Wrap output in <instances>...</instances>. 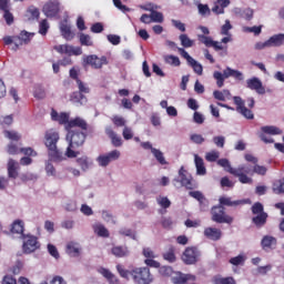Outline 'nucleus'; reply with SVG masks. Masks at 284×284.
I'll return each mask as SVG.
<instances>
[{
	"mask_svg": "<svg viewBox=\"0 0 284 284\" xmlns=\"http://www.w3.org/2000/svg\"><path fill=\"white\" fill-rule=\"evenodd\" d=\"M116 271L122 278L126 281H131L134 284H152L154 283V275L150 272V267L148 266H136L132 267L131 270H125L123 265L118 264Z\"/></svg>",
	"mask_w": 284,
	"mask_h": 284,
	"instance_id": "nucleus-1",
	"label": "nucleus"
},
{
	"mask_svg": "<svg viewBox=\"0 0 284 284\" xmlns=\"http://www.w3.org/2000/svg\"><path fill=\"white\" fill-rule=\"evenodd\" d=\"M59 132L54 130H48L44 134V145L49 151V159L54 163H61V161H65V155L57 148V143H59Z\"/></svg>",
	"mask_w": 284,
	"mask_h": 284,
	"instance_id": "nucleus-2",
	"label": "nucleus"
},
{
	"mask_svg": "<svg viewBox=\"0 0 284 284\" xmlns=\"http://www.w3.org/2000/svg\"><path fill=\"white\" fill-rule=\"evenodd\" d=\"M217 165L224 168V170L230 174H233V176H237L240 183L244 185H252L254 183V180L251 176L243 173V165H240L237 169H234L232 168V164H230V160L227 159L219 160Z\"/></svg>",
	"mask_w": 284,
	"mask_h": 284,
	"instance_id": "nucleus-3",
	"label": "nucleus"
},
{
	"mask_svg": "<svg viewBox=\"0 0 284 284\" xmlns=\"http://www.w3.org/2000/svg\"><path fill=\"white\" fill-rule=\"evenodd\" d=\"M67 141H69V146L67 148L65 156H68V159H77L79 152L74 151V148H79L85 143V134L82 132H69L67 134Z\"/></svg>",
	"mask_w": 284,
	"mask_h": 284,
	"instance_id": "nucleus-4",
	"label": "nucleus"
},
{
	"mask_svg": "<svg viewBox=\"0 0 284 284\" xmlns=\"http://www.w3.org/2000/svg\"><path fill=\"white\" fill-rule=\"evenodd\" d=\"M34 37V33L28 32V31H21L19 36H6L3 38V42L6 45H13L11 47V50L17 52L19 50L20 45H28L30 41H32V38Z\"/></svg>",
	"mask_w": 284,
	"mask_h": 284,
	"instance_id": "nucleus-5",
	"label": "nucleus"
},
{
	"mask_svg": "<svg viewBox=\"0 0 284 284\" xmlns=\"http://www.w3.org/2000/svg\"><path fill=\"white\" fill-rule=\"evenodd\" d=\"M175 187H179V183L181 187H186V190H194L196 187V183L192 179V175L187 174V171L182 166L179 171V179L173 181Z\"/></svg>",
	"mask_w": 284,
	"mask_h": 284,
	"instance_id": "nucleus-6",
	"label": "nucleus"
},
{
	"mask_svg": "<svg viewBox=\"0 0 284 284\" xmlns=\"http://www.w3.org/2000/svg\"><path fill=\"white\" fill-rule=\"evenodd\" d=\"M212 221L214 223H227L229 225L233 223L234 217L225 214V209L222 205L214 206L211 211Z\"/></svg>",
	"mask_w": 284,
	"mask_h": 284,
	"instance_id": "nucleus-7",
	"label": "nucleus"
},
{
	"mask_svg": "<svg viewBox=\"0 0 284 284\" xmlns=\"http://www.w3.org/2000/svg\"><path fill=\"white\" fill-rule=\"evenodd\" d=\"M82 61L83 65H91L93 70H101L103 65H108V58L104 55L100 58L97 54L84 55Z\"/></svg>",
	"mask_w": 284,
	"mask_h": 284,
	"instance_id": "nucleus-8",
	"label": "nucleus"
},
{
	"mask_svg": "<svg viewBox=\"0 0 284 284\" xmlns=\"http://www.w3.org/2000/svg\"><path fill=\"white\" fill-rule=\"evenodd\" d=\"M22 239H23L22 251L24 254H32V252H37V250L41 247L39 240L34 235H30V234L24 235Z\"/></svg>",
	"mask_w": 284,
	"mask_h": 284,
	"instance_id": "nucleus-9",
	"label": "nucleus"
},
{
	"mask_svg": "<svg viewBox=\"0 0 284 284\" xmlns=\"http://www.w3.org/2000/svg\"><path fill=\"white\" fill-rule=\"evenodd\" d=\"M178 51L180 52L181 57H183V59L186 60V63L191 68H193V72H195V74H199V77H201V74H203V64L196 61L194 58H192V55H190V53H187L185 49L178 48Z\"/></svg>",
	"mask_w": 284,
	"mask_h": 284,
	"instance_id": "nucleus-10",
	"label": "nucleus"
},
{
	"mask_svg": "<svg viewBox=\"0 0 284 284\" xmlns=\"http://www.w3.org/2000/svg\"><path fill=\"white\" fill-rule=\"evenodd\" d=\"M140 145L143 150H150L151 154L154 156L155 161L160 163V165H168V161L165 160V155H163L162 151L154 148L152 142H140Z\"/></svg>",
	"mask_w": 284,
	"mask_h": 284,
	"instance_id": "nucleus-11",
	"label": "nucleus"
},
{
	"mask_svg": "<svg viewBox=\"0 0 284 284\" xmlns=\"http://www.w3.org/2000/svg\"><path fill=\"white\" fill-rule=\"evenodd\" d=\"M54 51L59 52V54H68V57H81L83 54L81 47L70 44H58L54 47Z\"/></svg>",
	"mask_w": 284,
	"mask_h": 284,
	"instance_id": "nucleus-12",
	"label": "nucleus"
},
{
	"mask_svg": "<svg viewBox=\"0 0 284 284\" xmlns=\"http://www.w3.org/2000/svg\"><path fill=\"white\" fill-rule=\"evenodd\" d=\"M260 139L264 143H274V139L267 136V134H271L272 136L276 134H283V131L274 125H266L261 128Z\"/></svg>",
	"mask_w": 284,
	"mask_h": 284,
	"instance_id": "nucleus-13",
	"label": "nucleus"
},
{
	"mask_svg": "<svg viewBox=\"0 0 284 284\" xmlns=\"http://www.w3.org/2000/svg\"><path fill=\"white\" fill-rule=\"evenodd\" d=\"M199 256H201V253L196 247H187L182 253L181 260L185 265H194V263L199 262Z\"/></svg>",
	"mask_w": 284,
	"mask_h": 284,
	"instance_id": "nucleus-14",
	"label": "nucleus"
},
{
	"mask_svg": "<svg viewBox=\"0 0 284 284\" xmlns=\"http://www.w3.org/2000/svg\"><path fill=\"white\" fill-rule=\"evenodd\" d=\"M242 174H245L246 176L247 174H250V176H254V174L265 176V174H267V168H265L264 165H258L256 163L254 165L242 164Z\"/></svg>",
	"mask_w": 284,
	"mask_h": 284,
	"instance_id": "nucleus-15",
	"label": "nucleus"
},
{
	"mask_svg": "<svg viewBox=\"0 0 284 284\" xmlns=\"http://www.w3.org/2000/svg\"><path fill=\"white\" fill-rule=\"evenodd\" d=\"M253 214H257L255 217H253V223L257 225V227H261V225H265V221H267V213L263 212V204L255 203L252 206Z\"/></svg>",
	"mask_w": 284,
	"mask_h": 284,
	"instance_id": "nucleus-16",
	"label": "nucleus"
},
{
	"mask_svg": "<svg viewBox=\"0 0 284 284\" xmlns=\"http://www.w3.org/2000/svg\"><path fill=\"white\" fill-rule=\"evenodd\" d=\"M233 101L236 105V112L242 114V116H244V119H248V120L254 119V113L252 112V110L245 108V101L243 100V98L234 97Z\"/></svg>",
	"mask_w": 284,
	"mask_h": 284,
	"instance_id": "nucleus-17",
	"label": "nucleus"
},
{
	"mask_svg": "<svg viewBox=\"0 0 284 284\" xmlns=\"http://www.w3.org/2000/svg\"><path fill=\"white\" fill-rule=\"evenodd\" d=\"M234 73V69L227 67L223 73H221L220 71H215L213 73V79L216 80V85L217 88H223L224 83H225V79H230V77H233Z\"/></svg>",
	"mask_w": 284,
	"mask_h": 284,
	"instance_id": "nucleus-18",
	"label": "nucleus"
},
{
	"mask_svg": "<svg viewBox=\"0 0 284 284\" xmlns=\"http://www.w3.org/2000/svg\"><path fill=\"white\" fill-rule=\"evenodd\" d=\"M246 88H248V90H254L257 94H265L266 92L263 82L256 77L246 80Z\"/></svg>",
	"mask_w": 284,
	"mask_h": 284,
	"instance_id": "nucleus-19",
	"label": "nucleus"
},
{
	"mask_svg": "<svg viewBox=\"0 0 284 284\" xmlns=\"http://www.w3.org/2000/svg\"><path fill=\"white\" fill-rule=\"evenodd\" d=\"M191 281H196V275L183 274L181 272H176V273H173L171 276V282L173 284H185V283H190Z\"/></svg>",
	"mask_w": 284,
	"mask_h": 284,
	"instance_id": "nucleus-20",
	"label": "nucleus"
},
{
	"mask_svg": "<svg viewBox=\"0 0 284 284\" xmlns=\"http://www.w3.org/2000/svg\"><path fill=\"white\" fill-rule=\"evenodd\" d=\"M43 14L45 17H57L59 14V2L58 1H49L43 6L42 9Z\"/></svg>",
	"mask_w": 284,
	"mask_h": 284,
	"instance_id": "nucleus-21",
	"label": "nucleus"
},
{
	"mask_svg": "<svg viewBox=\"0 0 284 284\" xmlns=\"http://www.w3.org/2000/svg\"><path fill=\"white\" fill-rule=\"evenodd\" d=\"M19 163L14 159H9L7 163V172L9 179H17L19 176Z\"/></svg>",
	"mask_w": 284,
	"mask_h": 284,
	"instance_id": "nucleus-22",
	"label": "nucleus"
},
{
	"mask_svg": "<svg viewBox=\"0 0 284 284\" xmlns=\"http://www.w3.org/2000/svg\"><path fill=\"white\" fill-rule=\"evenodd\" d=\"M60 31L65 41H72V39L75 37V33L72 31L68 20H64L60 23Z\"/></svg>",
	"mask_w": 284,
	"mask_h": 284,
	"instance_id": "nucleus-23",
	"label": "nucleus"
},
{
	"mask_svg": "<svg viewBox=\"0 0 284 284\" xmlns=\"http://www.w3.org/2000/svg\"><path fill=\"white\" fill-rule=\"evenodd\" d=\"M52 121H58L60 125H64L65 130H68V123H70V113H59L57 111L51 112Z\"/></svg>",
	"mask_w": 284,
	"mask_h": 284,
	"instance_id": "nucleus-24",
	"label": "nucleus"
},
{
	"mask_svg": "<svg viewBox=\"0 0 284 284\" xmlns=\"http://www.w3.org/2000/svg\"><path fill=\"white\" fill-rule=\"evenodd\" d=\"M98 272L108 281L109 284H121L119 277H116V275H114L110 270L100 267L98 268Z\"/></svg>",
	"mask_w": 284,
	"mask_h": 284,
	"instance_id": "nucleus-25",
	"label": "nucleus"
},
{
	"mask_svg": "<svg viewBox=\"0 0 284 284\" xmlns=\"http://www.w3.org/2000/svg\"><path fill=\"white\" fill-rule=\"evenodd\" d=\"M204 236L210 241H221V236H223V232L216 227H206L204 230Z\"/></svg>",
	"mask_w": 284,
	"mask_h": 284,
	"instance_id": "nucleus-26",
	"label": "nucleus"
},
{
	"mask_svg": "<svg viewBox=\"0 0 284 284\" xmlns=\"http://www.w3.org/2000/svg\"><path fill=\"white\" fill-rule=\"evenodd\" d=\"M92 230L97 236H100L101 239H109L110 237V231L105 225L102 223H94L92 225Z\"/></svg>",
	"mask_w": 284,
	"mask_h": 284,
	"instance_id": "nucleus-27",
	"label": "nucleus"
},
{
	"mask_svg": "<svg viewBox=\"0 0 284 284\" xmlns=\"http://www.w3.org/2000/svg\"><path fill=\"white\" fill-rule=\"evenodd\" d=\"M77 163L82 172H88V170H90L92 165H94V161H92L91 158H88V155H82L81 158H78Z\"/></svg>",
	"mask_w": 284,
	"mask_h": 284,
	"instance_id": "nucleus-28",
	"label": "nucleus"
},
{
	"mask_svg": "<svg viewBox=\"0 0 284 284\" xmlns=\"http://www.w3.org/2000/svg\"><path fill=\"white\" fill-rule=\"evenodd\" d=\"M105 132L111 139V143L114 148H121V145H123V140L114 132V130H112V128L108 126Z\"/></svg>",
	"mask_w": 284,
	"mask_h": 284,
	"instance_id": "nucleus-29",
	"label": "nucleus"
},
{
	"mask_svg": "<svg viewBox=\"0 0 284 284\" xmlns=\"http://www.w3.org/2000/svg\"><path fill=\"white\" fill-rule=\"evenodd\" d=\"M261 245L263 250H274L276 247V237L272 235H265L262 239Z\"/></svg>",
	"mask_w": 284,
	"mask_h": 284,
	"instance_id": "nucleus-30",
	"label": "nucleus"
},
{
	"mask_svg": "<svg viewBox=\"0 0 284 284\" xmlns=\"http://www.w3.org/2000/svg\"><path fill=\"white\" fill-rule=\"evenodd\" d=\"M72 128H81V130H87L88 123L82 118H75L70 120V122L67 124V130H72Z\"/></svg>",
	"mask_w": 284,
	"mask_h": 284,
	"instance_id": "nucleus-31",
	"label": "nucleus"
},
{
	"mask_svg": "<svg viewBox=\"0 0 284 284\" xmlns=\"http://www.w3.org/2000/svg\"><path fill=\"white\" fill-rule=\"evenodd\" d=\"M267 41L270 48H281L284 45V33L272 36Z\"/></svg>",
	"mask_w": 284,
	"mask_h": 284,
	"instance_id": "nucleus-32",
	"label": "nucleus"
},
{
	"mask_svg": "<svg viewBox=\"0 0 284 284\" xmlns=\"http://www.w3.org/2000/svg\"><path fill=\"white\" fill-rule=\"evenodd\" d=\"M67 254H69V256H73V257L79 256V254H81V245H79V243H75V242L68 243L67 244Z\"/></svg>",
	"mask_w": 284,
	"mask_h": 284,
	"instance_id": "nucleus-33",
	"label": "nucleus"
},
{
	"mask_svg": "<svg viewBox=\"0 0 284 284\" xmlns=\"http://www.w3.org/2000/svg\"><path fill=\"white\" fill-rule=\"evenodd\" d=\"M23 230H24V224H23V221L21 220H17L12 223V226H11V233L12 234H18V236H20V239H23Z\"/></svg>",
	"mask_w": 284,
	"mask_h": 284,
	"instance_id": "nucleus-34",
	"label": "nucleus"
},
{
	"mask_svg": "<svg viewBox=\"0 0 284 284\" xmlns=\"http://www.w3.org/2000/svg\"><path fill=\"white\" fill-rule=\"evenodd\" d=\"M113 256L123 258V256H130V248L128 246H113L111 250Z\"/></svg>",
	"mask_w": 284,
	"mask_h": 284,
	"instance_id": "nucleus-35",
	"label": "nucleus"
},
{
	"mask_svg": "<svg viewBox=\"0 0 284 284\" xmlns=\"http://www.w3.org/2000/svg\"><path fill=\"white\" fill-rule=\"evenodd\" d=\"M194 161H195V166H196V173L200 176H205L206 174V169H205V164L203 162V160L201 159V156H199L197 154L194 155Z\"/></svg>",
	"mask_w": 284,
	"mask_h": 284,
	"instance_id": "nucleus-36",
	"label": "nucleus"
},
{
	"mask_svg": "<svg viewBox=\"0 0 284 284\" xmlns=\"http://www.w3.org/2000/svg\"><path fill=\"white\" fill-rule=\"evenodd\" d=\"M156 203L162 209L161 214H163L165 210H168V207L172 205V202L170 201V199H168V196H164V195H159L156 197Z\"/></svg>",
	"mask_w": 284,
	"mask_h": 284,
	"instance_id": "nucleus-37",
	"label": "nucleus"
},
{
	"mask_svg": "<svg viewBox=\"0 0 284 284\" xmlns=\"http://www.w3.org/2000/svg\"><path fill=\"white\" fill-rule=\"evenodd\" d=\"M242 203H247V201H245V200L232 201V197H225V196L220 197V205L222 207H223V205H227L229 207H232L235 205H241Z\"/></svg>",
	"mask_w": 284,
	"mask_h": 284,
	"instance_id": "nucleus-38",
	"label": "nucleus"
},
{
	"mask_svg": "<svg viewBox=\"0 0 284 284\" xmlns=\"http://www.w3.org/2000/svg\"><path fill=\"white\" fill-rule=\"evenodd\" d=\"M71 101L74 105H83L85 103V97L81 92H73L71 95Z\"/></svg>",
	"mask_w": 284,
	"mask_h": 284,
	"instance_id": "nucleus-39",
	"label": "nucleus"
},
{
	"mask_svg": "<svg viewBox=\"0 0 284 284\" xmlns=\"http://www.w3.org/2000/svg\"><path fill=\"white\" fill-rule=\"evenodd\" d=\"M98 165L100 168H108V165H110V159L108 158L106 153L100 154L97 159H95Z\"/></svg>",
	"mask_w": 284,
	"mask_h": 284,
	"instance_id": "nucleus-40",
	"label": "nucleus"
},
{
	"mask_svg": "<svg viewBox=\"0 0 284 284\" xmlns=\"http://www.w3.org/2000/svg\"><path fill=\"white\" fill-rule=\"evenodd\" d=\"M164 61L165 63H168L169 65H173L174 68H179V65H181V60L179 59V57L175 55H165Z\"/></svg>",
	"mask_w": 284,
	"mask_h": 284,
	"instance_id": "nucleus-41",
	"label": "nucleus"
},
{
	"mask_svg": "<svg viewBox=\"0 0 284 284\" xmlns=\"http://www.w3.org/2000/svg\"><path fill=\"white\" fill-rule=\"evenodd\" d=\"M119 234H121V236H128L129 239L136 241V232L131 229L122 227L120 229Z\"/></svg>",
	"mask_w": 284,
	"mask_h": 284,
	"instance_id": "nucleus-42",
	"label": "nucleus"
},
{
	"mask_svg": "<svg viewBox=\"0 0 284 284\" xmlns=\"http://www.w3.org/2000/svg\"><path fill=\"white\" fill-rule=\"evenodd\" d=\"M39 9L36 7H30L27 11V18L29 21H34L36 19H39Z\"/></svg>",
	"mask_w": 284,
	"mask_h": 284,
	"instance_id": "nucleus-43",
	"label": "nucleus"
},
{
	"mask_svg": "<svg viewBox=\"0 0 284 284\" xmlns=\"http://www.w3.org/2000/svg\"><path fill=\"white\" fill-rule=\"evenodd\" d=\"M180 41H181V45H183V48H192V45H194V40L190 39V37H187V34H181Z\"/></svg>",
	"mask_w": 284,
	"mask_h": 284,
	"instance_id": "nucleus-44",
	"label": "nucleus"
},
{
	"mask_svg": "<svg viewBox=\"0 0 284 284\" xmlns=\"http://www.w3.org/2000/svg\"><path fill=\"white\" fill-rule=\"evenodd\" d=\"M80 43L81 45H87V47L94 45V42L92 41V37L85 33H80Z\"/></svg>",
	"mask_w": 284,
	"mask_h": 284,
	"instance_id": "nucleus-45",
	"label": "nucleus"
},
{
	"mask_svg": "<svg viewBox=\"0 0 284 284\" xmlns=\"http://www.w3.org/2000/svg\"><path fill=\"white\" fill-rule=\"evenodd\" d=\"M102 219L105 223H111L112 225H116V217L112 215L109 211H102Z\"/></svg>",
	"mask_w": 284,
	"mask_h": 284,
	"instance_id": "nucleus-46",
	"label": "nucleus"
},
{
	"mask_svg": "<svg viewBox=\"0 0 284 284\" xmlns=\"http://www.w3.org/2000/svg\"><path fill=\"white\" fill-rule=\"evenodd\" d=\"M6 139H9L10 141H19V139H21V134H19V132L17 131H8L6 130L3 132Z\"/></svg>",
	"mask_w": 284,
	"mask_h": 284,
	"instance_id": "nucleus-47",
	"label": "nucleus"
},
{
	"mask_svg": "<svg viewBox=\"0 0 284 284\" xmlns=\"http://www.w3.org/2000/svg\"><path fill=\"white\" fill-rule=\"evenodd\" d=\"M164 18L163 13L159 11H153L151 13V23H163Z\"/></svg>",
	"mask_w": 284,
	"mask_h": 284,
	"instance_id": "nucleus-48",
	"label": "nucleus"
},
{
	"mask_svg": "<svg viewBox=\"0 0 284 284\" xmlns=\"http://www.w3.org/2000/svg\"><path fill=\"white\" fill-rule=\"evenodd\" d=\"M48 30H50V23H48V20H42L39 26V34L45 37L48 34Z\"/></svg>",
	"mask_w": 284,
	"mask_h": 284,
	"instance_id": "nucleus-49",
	"label": "nucleus"
},
{
	"mask_svg": "<svg viewBox=\"0 0 284 284\" xmlns=\"http://www.w3.org/2000/svg\"><path fill=\"white\" fill-rule=\"evenodd\" d=\"M33 95L36 97V99H44L45 90L40 84H37L33 90Z\"/></svg>",
	"mask_w": 284,
	"mask_h": 284,
	"instance_id": "nucleus-50",
	"label": "nucleus"
},
{
	"mask_svg": "<svg viewBox=\"0 0 284 284\" xmlns=\"http://www.w3.org/2000/svg\"><path fill=\"white\" fill-rule=\"evenodd\" d=\"M47 176H57V169L54 168L53 164L50 163V161L45 162V166H44Z\"/></svg>",
	"mask_w": 284,
	"mask_h": 284,
	"instance_id": "nucleus-51",
	"label": "nucleus"
},
{
	"mask_svg": "<svg viewBox=\"0 0 284 284\" xmlns=\"http://www.w3.org/2000/svg\"><path fill=\"white\" fill-rule=\"evenodd\" d=\"M122 136L125 141H130L131 139H134V131L130 126H124Z\"/></svg>",
	"mask_w": 284,
	"mask_h": 284,
	"instance_id": "nucleus-52",
	"label": "nucleus"
},
{
	"mask_svg": "<svg viewBox=\"0 0 284 284\" xmlns=\"http://www.w3.org/2000/svg\"><path fill=\"white\" fill-rule=\"evenodd\" d=\"M164 261L169 263H174L176 261V255L174 254V248H169L166 253L163 254Z\"/></svg>",
	"mask_w": 284,
	"mask_h": 284,
	"instance_id": "nucleus-53",
	"label": "nucleus"
},
{
	"mask_svg": "<svg viewBox=\"0 0 284 284\" xmlns=\"http://www.w3.org/2000/svg\"><path fill=\"white\" fill-rule=\"evenodd\" d=\"M105 154L109 158L110 163H112V161H119V159H121V151L119 150H113Z\"/></svg>",
	"mask_w": 284,
	"mask_h": 284,
	"instance_id": "nucleus-54",
	"label": "nucleus"
},
{
	"mask_svg": "<svg viewBox=\"0 0 284 284\" xmlns=\"http://www.w3.org/2000/svg\"><path fill=\"white\" fill-rule=\"evenodd\" d=\"M245 260H246L245 255L240 254L235 257H232L230 260V263H231V265H243L245 263Z\"/></svg>",
	"mask_w": 284,
	"mask_h": 284,
	"instance_id": "nucleus-55",
	"label": "nucleus"
},
{
	"mask_svg": "<svg viewBox=\"0 0 284 284\" xmlns=\"http://www.w3.org/2000/svg\"><path fill=\"white\" fill-rule=\"evenodd\" d=\"M78 89L80 94H90V87L83 83L81 80L77 79Z\"/></svg>",
	"mask_w": 284,
	"mask_h": 284,
	"instance_id": "nucleus-56",
	"label": "nucleus"
},
{
	"mask_svg": "<svg viewBox=\"0 0 284 284\" xmlns=\"http://www.w3.org/2000/svg\"><path fill=\"white\" fill-rule=\"evenodd\" d=\"M197 10H199V14H201L202 17L211 14V10L207 4H203V3L197 4Z\"/></svg>",
	"mask_w": 284,
	"mask_h": 284,
	"instance_id": "nucleus-57",
	"label": "nucleus"
},
{
	"mask_svg": "<svg viewBox=\"0 0 284 284\" xmlns=\"http://www.w3.org/2000/svg\"><path fill=\"white\" fill-rule=\"evenodd\" d=\"M14 119L12 118V115H6V116H1L0 118V125H2V128H6L8 125H12Z\"/></svg>",
	"mask_w": 284,
	"mask_h": 284,
	"instance_id": "nucleus-58",
	"label": "nucleus"
},
{
	"mask_svg": "<svg viewBox=\"0 0 284 284\" xmlns=\"http://www.w3.org/2000/svg\"><path fill=\"white\" fill-rule=\"evenodd\" d=\"M213 143L216 145V148H225V136L223 135L214 136Z\"/></svg>",
	"mask_w": 284,
	"mask_h": 284,
	"instance_id": "nucleus-59",
	"label": "nucleus"
},
{
	"mask_svg": "<svg viewBox=\"0 0 284 284\" xmlns=\"http://www.w3.org/2000/svg\"><path fill=\"white\" fill-rule=\"evenodd\" d=\"M215 284H236L233 277H217Z\"/></svg>",
	"mask_w": 284,
	"mask_h": 284,
	"instance_id": "nucleus-60",
	"label": "nucleus"
},
{
	"mask_svg": "<svg viewBox=\"0 0 284 284\" xmlns=\"http://www.w3.org/2000/svg\"><path fill=\"white\" fill-rule=\"evenodd\" d=\"M273 192L275 194H284V178L280 181L278 184H274Z\"/></svg>",
	"mask_w": 284,
	"mask_h": 284,
	"instance_id": "nucleus-61",
	"label": "nucleus"
},
{
	"mask_svg": "<svg viewBox=\"0 0 284 284\" xmlns=\"http://www.w3.org/2000/svg\"><path fill=\"white\" fill-rule=\"evenodd\" d=\"M243 32H252L253 34H260L261 33V30H262V27L258 26H254V27H243L242 28Z\"/></svg>",
	"mask_w": 284,
	"mask_h": 284,
	"instance_id": "nucleus-62",
	"label": "nucleus"
},
{
	"mask_svg": "<svg viewBox=\"0 0 284 284\" xmlns=\"http://www.w3.org/2000/svg\"><path fill=\"white\" fill-rule=\"evenodd\" d=\"M230 30H232V23H230V20H225V23L221 27L220 34H232Z\"/></svg>",
	"mask_w": 284,
	"mask_h": 284,
	"instance_id": "nucleus-63",
	"label": "nucleus"
},
{
	"mask_svg": "<svg viewBox=\"0 0 284 284\" xmlns=\"http://www.w3.org/2000/svg\"><path fill=\"white\" fill-rule=\"evenodd\" d=\"M219 156H220L219 151H211L206 153L205 159L206 161L213 163L214 161H216V159H219Z\"/></svg>",
	"mask_w": 284,
	"mask_h": 284,
	"instance_id": "nucleus-64",
	"label": "nucleus"
}]
</instances>
